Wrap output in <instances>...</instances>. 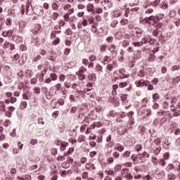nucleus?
I'll use <instances>...</instances> for the list:
<instances>
[{
  "label": "nucleus",
  "instance_id": "f257e3e1",
  "mask_svg": "<svg viewBox=\"0 0 180 180\" xmlns=\"http://www.w3.org/2000/svg\"><path fill=\"white\" fill-rule=\"evenodd\" d=\"M33 0H27L26 4V15H33Z\"/></svg>",
  "mask_w": 180,
  "mask_h": 180
},
{
  "label": "nucleus",
  "instance_id": "f03ea898",
  "mask_svg": "<svg viewBox=\"0 0 180 180\" xmlns=\"http://www.w3.org/2000/svg\"><path fill=\"white\" fill-rule=\"evenodd\" d=\"M172 115L175 117L179 116L180 115V104H178V107L176 108H174V107H171Z\"/></svg>",
  "mask_w": 180,
  "mask_h": 180
},
{
  "label": "nucleus",
  "instance_id": "7ed1b4c3",
  "mask_svg": "<svg viewBox=\"0 0 180 180\" xmlns=\"http://www.w3.org/2000/svg\"><path fill=\"white\" fill-rule=\"evenodd\" d=\"M115 67H117V63H116L115 61H113L112 63L107 65L106 68L108 71H113V68H115Z\"/></svg>",
  "mask_w": 180,
  "mask_h": 180
},
{
  "label": "nucleus",
  "instance_id": "20e7f679",
  "mask_svg": "<svg viewBox=\"0 0 180 180\" xmlns=\"http://www.w3.org/2000/svg\"><path fill=\"white\" fill-rule=\"evenodd\" d=\"M43 13H44L43 7L42 6L37 7L35 15H37V16H42Z\"/></svg>",
  "mask_w": 180,
  "mask_h": 180
},
{
  "label": "nucleus",
  "instance_id": "39448f33",
  "mask_svg": "<svg viewBox=\"0 0 180 180\" xmlns=\"http://www.w3.org/2000/svg\"><path fill=\"white\" fill-rule=\"evenodd\" d=\"M136 86H140L143 88V86H147V82L141 79L138 81V83L136 84Z\"/></svg>",
  "mask_w": 180,
  "mask_h": 180
},
{
  "label": "nucleus",
  "instance_id": "423d86ee",
  "mask_svg": "<svg viewBox=\"0 0 180 180\" xmlns=\"http://www.w3.org/2000/svg\"><path fill=\"white\" fill-rule=\"evenodd\" d=\"M140 23H141V25H151V21H150L148 18H141L140 20Z\"/></svg>",
  "mask_w": 180,
  "mask_h": 180
},
{
  "label": "nucleus",
  "instance_id": "0eeeda50",
  "mask_svg": "<svg viewBox=\"0 0 180 180\" xmlns=\"http://www.w3.org/2000/svg\"><path fill=\"white\" fill-rule=\"evenodd\" d=\"M148 20L149 22H151L152 20L153 23H158V17L150 15L149 18H148Z\"/></svg>",
  "mask_w": 180,
  "mask_h": 180
},
{
  "label": "nucleus",
  "instance_id": "6e6552de",
  "mask_svg": "<svg viewBox=\"0 0 180 180\" xmlns=\"http://www.w3.org/2000/svg\"><path fill=\"white\" fill-rule=\"evenodd\" d=\"M161 2V0H155L150 3L151 6H153L154 8H157L158 5H160V3Z\"/></svg>",
  "mask_w": 180,
  "mask_h": 180
},
{
  "label": "nucleus",
  "instance_id": "1a4fd4ad",
  "mask_svg": "<svg viewBox=\"0 0 180 180\" xmlns=\"http://www.w3.org/2000/svg\"><path fill=\"white\" fill-rule=\"evenodd\" d=\"M88 79H89V81H96V75L89 74L88 75Z\"/></svg>",
  "mask_w": 180,
  "mask_h": 180
},
{
  "label": "nucleus",
  "instance_id": "9d476101",
  "mask_svg": "<svg viewBox=\"0 0 180 180\" xmlns=\"http://www.w3.org/2000/svg\"><path fill=\"white\" fill-rule=\"evenodd\" d=\"M153 99L154 103H155V102H158V101H160V94H154L153 96Z\"/></svg>",
  "mask_w": 180,
  "mask_h": 180
},
{
  "label": "nucleus",
  "instance_id": "9b49d317",
  "mask_svg": "<svg viewBox=\"0 0 180 180\" xmlns=\"http://www.w3.org/2000/svg\"><path fill=\"white\" fill-rule=\"evenodd\" d=\"M94 4H89L86 6V8H87V11L88 12H94Z\"/></svg>",
  "mask_w": 180,
  "mask_h": 180
},
{
  "label": "nucleus",
  "instance_id": "f8f14e48",
  "mask_svg": "<svg viewBox=\"0 0 180 180\" xmlns=\"http://www.w3.org/2000/svg\"><path fill=\"white\" fill-rule=\"evenodd\" d=\"M77 75L78 76L79 81H84V79H85V78H86V76H85V75L82 74V73L77 72Z\"/></svg>",
  "mask_w": 180,
  "mask_h": 180
},
{
  "label": "nucleus",
  "instance_id": "ddd939ff",
  "mask_svg": "<svg viewBox=\"0 0 180 180\" xmlns=\"http://www.w3.org/2000/svg\"><path fill=\"white\" fill-rule=\"evenodd\" d=\"M86 169H95V166L92 163H86Z\"/></svg>",
  "mask_w": 180,
  "mask_h": 180
},
{
  "label": "nucleus",
  "instance_id": "4468645a",
  "mask_svg": "<svg viewBox=\"0 0 180 180\" xmlns=\"http://www.w3.org/2000/svg\"><path fill=\"white\" fill-rule=\"evenodd\" d=\"M58 16H60V13L57 12H54L53 13L51 18L53 20H57V19L58 18Z\"/></svg>",
  "mask_w": 180,
  "mask_h": 180
},
{
  "label": "nucleus",
  "instance_id": "2eb2a0df",
  "mask_svg": "<svg viewBox=\"0 0 180 180\" xmlns=\"http://www.w3.org/2000/svg\"><path fill=\"white\" fill-rule=\"evenodd\" d=\"M138 75L140 77V78H144L146 77V71H144V70H140Z\"/></svg>",
  "mask_w": 180,
  "mask_h": 180
},
{
  "label": "nucleus",
  "instance_id": "dca6fc26",
  "mask_svg": "<svg viewBox=\"0 0 180 180\" xmlns=\"http://www.w3.org/2000/svg\"><path fill=\"white\" fill-rule=\"evenodd\" d=\"M168 179L169 180H175V179H176V175H175V174H174V173H170L168 175Z\"/></svg>",
  "mask_w": 180,
  "mask_h": 180
},
{
  "label": "nucleus",
  "instance_id": "f3484780",
  "mask_svg": "<svg viewBox=\"0 0 180 180\" xmlns=\"http://www.w3.org/2000/svg\"><path fill=\"white\" fill-rule=\"evenodd\" d=\"M101 4H104L107 5V6H110V5H112V0H103Z\"/></svg>",
  "mask_w": 180,
  "mask_h": 180
},
{
  "label": "nucleus",
  "instance_id": "a211bd4d",
  "mask_svg": "<svg viewBox=\"0 0 180 180\" xmlns=\"http://www.w3.org/2000/svg\"><path fill=\"white\" fill-rule=\"evenodd\" d=\"M74 153V148H70L68 151L65 153V157H67Z\"/></svg>",
  "mask_w": 180,
  "mask_h": 180
},
{
  "label": "nucleus",
  "instance_id": "6ab92c4d",
  "mask_svg": "<svg viewBox=\"0 0 180 180\" xmlns=\"http://www.w3.org/2000/svg\"><path fill=\"white\" fill-rule=\"evenodd\" d=\"M129 168H124L121 170V174L122 175H127L129 174Z\"/></svg>",
  "mask_w": 180,
  "mask_h": 180
},
{
  "label": "nucleus",
  "instance_id": "aec40b11",
  "mask_svg": "<svg viewBox=\"0 0 180 180\" xmlns=\"http://www.w3.org/2000/svg\"><path fill=\"white\" fill-rule=\"evenodd\" d=\"M131 154V152H130V150H127V151H125V152L123 153L122 155H123V157H124V158H127L130 157Z\"/></svg>",
  "mask_w": 180,
  "mask_h": 180
},
{
  "label": "nucleus",
  "instance_id": "412c9836",
  "mask_svg": "<svg viewBox=\"0 0 180 180\" xmlns=\"http://www.w3.org/2000/svg\"><path fill=\"white\" fill-rule=\"evenodd\" d=\"M27 107V102L22 101L20 103V109H26Z\"/></svg>",
  "mask_w": 180,
  "mask_h": 180
},
{
  "label": "nucleus",
  "instance_id": "4be33fe9",
  "mask_svg": "<svg viewBox=\"0 0 180 180\" xmlns=\"http://www.w3.org/2000/svg\"><path fill=\"white\" fill-rule=\"evenodd\" d=\"M67 148V143L63 142L61 145H60V151H64L65 150V148Z\"/></svg>",
  "mask_w": 180,
  "mask_h": 180
},
{
  "label": "nucleus",
  "instance_id": "5701e85b",
  "mask_svg": "<svg viewBox=\"0 0 180 180\" xmlns=\"http://www.w3.org/2000/svg\"><path fill=\"white\" fill-rule=\"evenodd\" d=\"M159 153H161V147H157L155 150H154V154H155V155H158Z\"/></svg>",
  "mask_w": 180,
  "mask_h": 180
},
{
  "label": "nucleus",
  "instance_id": "b1692460",
  "mask_svg": "<svg viewBox=\"0 0 180 180\" xmlns=\"http://www.w3.org/2000/svg\"><path fill=\"white\" fill-rule=\"evenodd\" d=\"M102 70H103L102 65H96V71H97L98 72H102Z\"/></svg>",
  "mask_w": 180,
  "mask_h": 180
},
{
  "label": "nucleus",
  "instance_id": "393cba45",
  "mask_svg": "<svg viewBox=\"0 0 180 180\" xmlns=\"http://www.w3.org/2000/svg\"><path fill=\"white\" fill-rule=\"evenodd\" d=\"M153 165H158L159 160L156 158H153L151 160Z\"/></svg>",
  "mask_w": 180,
  "mask_h": 180
},
{
  "label": "nucleus",
  "instance_id": "a878e982",
  "mask_svg": "<svg viewBox=\"0 0 180 180\" xmlns=\"http://www.w3.org/2000/svg\"><path fill=\"white\" fill-rule=\"evenodd\" d=\"M51 78L52 81H57V74L51 73Z\"/></svg>",
  "mask_w": 180,
  "mask_h": 180
},
{
  "label": "nucleus",
  "instance_id": "bb28decb",
  "mask_svg": "<svg viewBox=\"0 0 180 180\" xmlns=\"http://www.w3.org/2000/svg\"><path fill=\"white\" fill-rule=\"evenodd\" d=\"M130 44V42L128 40H124L122 42V47H127V46H129Z\"/></svg>",
  "mask_w": 180,
  "mask_h": 180
},
{
  "label": "nucleus",
  "instance_id": "cd10ccee",
  "mask_svg": "<svg viewBox=\"0 0 180 180\" xmlns=\"http://www.w3.org/2000/svg\"><path fill=\"white\" fill-rule=\"evenodd\" d=\"M180 70V66L178 65L172 67V71H178Z\"/></svg>",
  "mask_w": 180,
  "mask_h": 180
},
{
  "label": "nucleus",
  "instance_id": "c85d7f7f",
  "mask_svg": "<svg viewBox=\"0 0 180 180\" xmlns=\"http://www.w3.org/2000/svg\"><path fill=\"white\" fill-rule=\"evenodd\" d=\"M37 168H39V166L37 165H34L31 166L29 168V171H34V170L37 169Z\"/></svg>",
  "mask_w": 180,
  "mask_h": 180
},
{
  "label": "nucleus",
  "instance_id": "c756f323",
  "mask_svg": "<svg viewBox=\"0 0 180 180\" xmlns=\"http://www.w3.org/2000/svg\"><path fill=\"white\" fill-rule=\"evenodd\" d=\"M88 22H89V25H92V23H94L95 22V18L92 16L89 17Z\"/></svg>",
  "mask_w": 180,
  "mask_h": 180
},
{
  "label": "nucleus",
  "instance_id": "7c9ffc66",
  "mask_svg": "<svg viewBox=\"0 0 180 180\" xmlns=\"http://www.w3.org/2000/svg\"><path fill=\"white\" fill-rule=\"evenodd\" d=\"M166 122H167V117H162L160 120V126H164V124H165Z\"/></svg>",
  "mask_w": 180,
  "mask_h": 180
},
{
  "label": "nucleus",
  "instance_id": "2f4dec72",
  "mask_svg": "<svg viewBox=\"0 0 180 180\" xmlns=\"http://www.w3.org/2000/svg\"><path fill=\"white\" fill-rule=\"evenodd\" d=\"M63 18H64V20H65V22H68V21L70 20V14L68 13H65V14L64 15Z\"/></svg>",
  "mask_w": 180,
  "mask_h": 180
},
{
  "label": "nucleus",
  "instance_id": "473e14b6",
  "mask_svg": "<svg viewBox=\"0 0 180 180\" xmlns=\"http://www.w3.org/2000/svg\"><path fill=\"white\" fill-rule=\"evenodd\" d=\"M88 20L84 18L82 22V26H84V27H86V26H88Z\"/></svg>",
  "mask_w": 180,
  "mask_h": 180
},
{
  "label": "nucleus",
  "instance_id": "72a5a7b5",
  "mask_svg": "<svg viewBox=\"0 0 180 180\" xmlns=\"http://www.w3.org/2000/svg\"><path fill=\"white\" fill-rule=\"evenodd\" d=\"M106 50H108V46H106V45L101 46V49H100L101 51L105 52V51H106Z\"/></svg>",
  "mask_w": 180,
  "mask_h": 180
},
{
  "label": "nucleus",
  "instance_id": "f704fd0d",
  "mask_svg": "<svg viewBox=\"0 0 180 180\" xmlns=\"http://www.w3.org/2000/svg\"><path fill=\"white\" fill-rule=\"evenodd\" d=\"M105 174H107V175H115V172L112 169H108L105 171Z\"/></svg>",
  "mask_w": 180,
  "mask_h": 180
},
{
  "label": "nucleus",
  "instance_id": "c9c22d12",
  "mask_svg": "<svg viewBox=\"0 0 180 180\" xmlns=\"http://www.w3.org/2000/svg\"><path fill=\"white\" fill-rule=\"evenodd\" d=\"M0 108H2L3 112H5L6 105H5V103H4V101H0Z\"/></svg>",
  "mask_w": 180,
  "mask_h": 180
},
{
  "label": "nucleus",
  "instance_id": "e433bc0d",
  "mask_svg": "<svg viewBox=\"0 0 180 180\" xmlns=\"http://www.w3.org/2000/svg\"><path fill=\"white\" fill-rule=\"evenodd\" d=\"M158 163L162 166V167H165V160L164 159H160Z\"/></svg>",
  "mask_w": 180,
  "mask_h": 180
},
{
  "label": "nucleus",
  "instance_id": "4c0bfd02",
  "mask_svg": "<svg viewBox=\"0 0 180 180\" xmlns=\"http://www.w3.org/2000/svg\"><path fill=\"white\" fill-rule=\"evenodd\" d=\"M122 169V166H120V165H117L115 167V171L116 172H119L120 170Z\"/></svg>",
  "mask_w": 180,
  "mask_h": 180
},
{
  "label": "nucleus",
  "instance_id": "58836bf2",
  "mask_svg": "<svg viewBox=\"0 0 180 180\" xmlns=\"http://www.w3.org/2000/svg\"><path fill=\"white\" fill-rule=\"evenodd\" d=\"M125 178L127 180H133V176L130 173H128L127 175H125Z\"/></svg>",
  "mask_w": 180,
  "mask_h": 180
},
{
  "label": "nucleus",
  "instance_id": "ea45409f",
  "mask_svg": "<svg viewBox=\"0 0 180 180\" xmlns=\"http://www.w3.org/2000/svg\"><path fill=\"white\" fill-rule=\"evenodd\" d=\"M133 44L135 47H141L143 42H134Z\"/></svg>",
  "mask_w": 180,
  "mask_h": 180
},
{
  "label": "nucleus",
  "instance_id": "a19ab883",
  "mask_svg": "<svg viewBox=\"0 0 180 180\" xmlns=\"http://www.w3.org/2000/svg\"><path fill=\"white\" fill-rule=\"evenodd\" d=\"M148 61L153 62L155 60V56L154 55H150L148 58Z\"/></svg>",
  "mask_w": 180,
  "mask_h": 180
},
{
  "label": "nucleus",
  "instance_id": "79ce46f5",
  "mask_svg": "<svg viewBox=\"0 0 180 180\" xmlns=\"http://www.w3.org/2000/svg\"><path fill=\"white\" fill-rule=\"evenodd\" d=\"M174 22L175 23L176 26H180V19L179 18H175L174 20Z\"/></svg>",
  "mask_w": 180,
  "mask_h": 180
},
{
  "label": "nucleus",
  "instance_id": "37998d69",
  "mask_svg": "<svg viewBox=\"0 0 180 180\" xmlns=\"http://www.w3.org/2000/svg\"><path fill=\"white\" fill-rule=\"evenodd\" d=\"M52 9H53V11H57L58 9V4L53 3L52 4Z\"/></svg>",
  "mask_w": 180,
  "mask_h": 180
},
{
  "label": "nucleus",
  "instance_id": "c03bdc74",
  "mask_svg": "<svg viewBox=\"0 0 180 180\" xmlns=\"http://www.w3.org/2000/svg\"><path fill=\"white\" fill-rule=\"evenodd\" d=\"M141 148H143V146H141V144L136 145L135 146V150H136V151H141Z\"/></svg>",
  "mask_w": 180,
  "mask_h": 180
},
{
  "label": "nucleus",
  "instance_id": "a18cd8bd",
  "mask_svg": "<svg viewBox=\"0 0 180 180\" xmlns=\"http://www.w3.org/2000/svg\"><path fill=\"white\" fill-rule=\"evenodd\" d=\"M84 72H86V68H82L79 69V70L77 72L79 74H84Z\"/></svg>",
  "mask_w": 180,
  "mask_h": 180
},
{
  "label": "nucleus",
  "instance_id": "49530a36",
  "mask_svg": "<svg viewBox=\"0 0 180 180\" xmlns=\"http://www.w3.org/2000/svg\"><path fill=\"white\" fill-rule=\"evenodd\" d=\"M113 161H115V159H113V158H112V157H110L107 159L108 164H112V162H113Z\"/></svg>",
  "mask_w": 180,
  "mask_h": 180
},
{
  "label": "nucleus",
  "instance_id": "de8ad7c7",
  "mask_svg": "<svg viewBox=\"0 0 180 180\" xmlns=\"http://www.w3.org/2000/svg\"><path fill=\"white\" fill-rule=\"evenodd\" d=\"M38 123L39 124H44V121L43 120V117H39L38 118Z\"/></svg>",
  "mask_w": 180,
  "mask_h": 180
},
{
  "label": "nucleus",
  "instance_id": "09e8293b",
  "mask_svg": "<svg viewBox=\"0 0 180 180\" xmlns=\"http://www.w3.org/2000/svg\"><path fill=\"white\" fill-rule=\"evenodd\" d=\"M174 168H175L174 167V165L172 164H169L167 167V171H172V169H174Z\"/></svg>",
  "mask_w": 180,
  "mask_h": 180
},
{
  "label": "nucleus",
  "instance_id": "8fccbe9b",
  "mask_svg": "<svg viewBox=\"0 0 180 180\" xmlns=\"http://www.w3.org/2000/svg\"><path fill=\"white\" fill-rule=\"evenodd\" d=\"M117 151H120V153H122V151L124 150V146H120L117 147Z\"/></svg>",
  "mask_w": 180,
  "mask_h": 180
},
{
  "label": "nucleus",
  "instance_id": "3c124183",
  "mask_svg": "<svg viewBox=\"0 0 180 180\" xmlns=\"http://www.w3.org/2000/svg\"><path fill=\"white\" fill-rule=\"evenodd\" d=\"M112 157H114V158H119V157H120V153H119V152H115Z\"/></svg>",
  "mask_w": 180,
  "mask_h": 180
},
{
  "label": "nucleus",
  "instance_id": "603ef678",
  "mask_svg": "<svg viewBox=\"0 0 180 180\" xmlns=\"http://www.w3.org/2000/svg\"><path fill=\"white\" fill-rule=\"evenodd\" d=\"M30 144H32V146H36V144H37V139H31Z\"/></svg>",
  "mask_w": 180,
  "mask_h": 180
},
{
  "label": "nucleus",
  "instance_id": "864d4df0",
  "mask_svg": "<svg viewBox=\"0 0 180 180\" xmlns=\"http://www.w3.org/2000/svg\"><path fill=\"white\" fill-rule=\"evenodd\" d=\"M31 84L32 85H36V84H37V79L36 78H32L30 81Z\"/></svg>",
  "mask_w": 180,
  "mask_h": 180
},
{
  "label": "nucleus",
  "instance_id": "5fc2aeb1",
  "mask_svg": "<svg viewBox=\"0 0 180 180\" xmlns=\"http://www.w3.org/2000/svg\"><path fill=\"white\" fill-rule=\"evenodd\" d=\"M89 61H96V56L92 55V56H89Z\"/></svg>",
  "mask_w": 180,
  "mask_h": 180
},
{
  "label": "nucleus",
  "instance_id": "6e6d98bb",
  "mask_svg": "<svg viewBox=\"0 0 180 180\" xmlns=\"http://www.w3.org/2000/svg\"><path fill=\"white\" fill-rule=\"evenodd\" d=\"M127 85V82H120L119 84L120 88H124V86H126Z\"/></svg>",
  "mask_w": 180,
  "mask_h": 180
},
{
  "label": "nucleus",
  "instance_id": "4d7b16f0",
  "mask_svg": "<svg viewBox=\"0 0 180 180\" xmlns=\"http://www.w3.org/2000/svg\"><path fill=\"white\" fill-rule=\"evenodd\" d=\"M142 156H143V158H148L150 157V154H148L147 152H143L142 153Z\"/></svg>",
  "mask_w": 180,
  "mask_h": 180
},
{
  "label": "nucleus",
  "instance_id": "13d9d810",
  "mask_svg": "<svg viewBox=\"0 0 180 180\" xmlns=\"http://www.w3.org/2000/svg\"><path fill=\"white\" fill-rule=\"evenodd\" d=\"M102 12H103V10H102V8H96V13L101 14V13H102Z\"/></svg>",
  "mask_w": 180,
  "mask_h": 180
},
{
  "label": "nucleus",
  "instance_id": "bf43d9fd",
  "mask_svg": "<svg viewBox=\"0 0 180 180\" xmlns=\"http://www.w3.org/2000/svg\"><path fill=\"white\" fill-rule=\"evenodd\" d=\"M77 8H78L79 9H85V5H84V4H81V3H79V4H78V6H77Z\"/></svg>",
  "mask_w": 180,
  "mask_h": 180
},
{
  "label": "nucleus",
  "instance_id": "052dcab7",
  "mask_svg": "<svg viewBox=\"0 0 180 180\" xmlns=\"http://www.w3.org/2000/svg\"><path fill=\"white\" fill-rule=\"evenodd\" d=\"M34 91L35 94H40V87H39V86L34 87Z\"/></svg>",
  "mask_w": 180,
  "mask_h": 180
},
{
  "label": "nucleus",
  "instance_id": "680f3d73",
  "mask_svg": "<svg viewBox=\"0 0 180 180\" xmlns=\"http://www.w3.org/2000/svg\"><path fill=\"white\" fill-rule=\"evenodd\" d=\"M58 103H59V105H60V106L64 105V103H65L64 99L60 98V99L58 100Z\"/></svg>",
  "mask_w": 180,
  "mask_h": 180
},
{
  "label": "nucleus",
  "instance_id": "e2e57ef3",
  "mask_svg": "<svg viewBox=\"0 0 180 180\" xmlns=\"http://www.w3.org/2000/svg\"><path fill=\"white\" fill-rule=\"evenodd\" d=\"M70 100L72 102H77V100L75 99V97L74 96V95H70Z\"/></svg>",
  "mask_w": 180,
  "mask_h": 180
},
{
  "label": "nucleus",
  "instance_id": "0e129e2a",
  "mask_svg": "<svg viewBox=\"0 0 180 180\" xmlns=\"http://www.w3.org/2000/svg\"><path fill=\"white\" fill-rule=\"evenodd\" d=\"M89 145H90V147H92V148L96 147V142H95V141H90Z\"/></svg>",
  "mask_w": 180,
  "mask_h": 180
},
{
  "label": "nucleus",
  "instance_id": "69168bd1",
  "mask_svg": "<svg viewBox=\"0 0 180 180\" xmlns=\"http://www.w3.org/2000/svg\"><path fill=\"white\" fill-rule=\"evenodd\" d=\"M77 110H78V109L77 108V107H72L70 110V113H75V112H77Z\"/></svg>",
  "mask_w": 180,
  "mask_h": 180
},
{
  "label": "nucleus",
  "instance_id": "338daca9",
  "mask_svg": "<svg viewBox=\"0 0 180 180\" xmlns=\"http://www.w3.org/2000/svg\"><path fill=\"white\" fill-rule=\"evenodd\" d=\"M58 161H65V158L64 156H59L57 158Z\"/></svg>",
  "mask_w": 180,
  "mask_h": 180
},
{
  "label": "nucleus",
  "instance_id": "774afa93",
  "mask_svg": "<svg viewBox=\"0 0 180 180\" xmlns=\"http://www.w3.org/2000/svg\"><path fill=\"white\" fill-rule=\"evenodd\" d=\"M96 155V151L90 152V154H89L91 158H94V157H95Z\"/></svg>",
  "mask_w": 180,
  "mask_h": 180
}]
</instances>
